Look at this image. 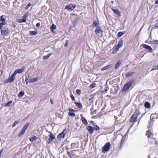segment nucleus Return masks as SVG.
I'll return each mask as SVG.
<instances>
[{
  "label": "nucleus",
  "instance_id": "obj_38",
  "mask_svg": "<svg viewBox=\"0 0 158 158\" xmlns=\"http://www.w3.org/2000/svg\"><path fill=\"white\" fill-rule=\"evenodd\" d=\"M96 84L95 83H93L91 84L89 86L90 89H92L95 87Z\"/></svg>",
  "mask_w": 158,
  "mask_h": 158
},
{
  "label": "nucleus",
  "instance_id": "obj_10",
  "mask_svg": "<svg viewBox=\"0 0 158 158\" xmlns=\"http://www.w3.org/2000/svg\"><path fill=\"white\" fill-rule=\"evenodd\" d=\"M65 130L66 129L64 130L61 133L58 135L57 138L58 139L60 140L61 139L64 138L66 134V133L65 132Z\"/></svg>",
  "mask_w": 158,
  "mask_h": 158
},
{
  "label": "nucleus",
  "instance_id": "obj_9",
  "mask_svg": "<svg viewBox=\"0 0 158 158\" xmlns=\"http://www.w3.org/2000/svg\"><path fill=\"white\" fill-rule=\"evenodd\" d=\"M141 46L143 48L147 49L148 51L150 52H152V49L151 47L148 45L143 44L141 45Z\"/></svg>",
  "mask_w": 158,
  "mask_h": 158
},
{
  "label": "nucleus",
  "instance_id": "obj_41",
  "mask_svg": "<svg viewBox=\"0 0 158 158\" xmlns=\"http://www.w3.org/2000/svg\"><path fill=\"white\" fill-rule=\"evenodd\" d=\"M70 97L71 98L73 101H75L74 97L73 96V95L72 93L70 94Z\"/></svg>",
  "mask_w": 158,
  "mask_h": 158
},
{
  "label": "nucleus",
  "instance_id": "obj_32",
  "mask_svg": "<svg viewBox=\"0 0 158 158\" xmlns=\"http://www.w3.org/2000/svg\"><path fill=\"white\" fill-rule=\"evenodd\" d=\"M93 127L94 130H95L96 131H98L100 130L99 127L98 125H95Z\"/></svg>",
  "mask_w": 158,
  "mask_h": 158
},
{
  "label": "nucleus",
  "instance_id": "obj_49",
  "mask_svg": "<svg viewBox=\"0 0 158 158\" xmlns=\"http://www.w3.org/2000/svg\"><path fill=\"white\" fill-rule=\"evenodd\" d=\"M68 43H69V42H68V40H66L65 41V42L64 44V46L66 47H67Z\"/></svg>",
  "mask_w": 158,
  "mask_h": 158
},
{
  "label": "nucleus",
  "instance_id": "obj_64",
  "mask_svg": "<svg viewBox=\"0 0 158 158\" xmlns=\"http://www.w3.org/2000/svg\"><path fill=\"white\" fill-rule=\"evenodd\" d=\"M155 67L156 68V70H158V65L155 66Z\"/></svg>",
  "mask_w": 158,
  "mask_h": 158
},
{
  "label": "nucleus",
  "instance_id": "obj_39",
  "mask_svg": "<svg viewBox=\"0 0 158 158\" xmlns=\"http://www.w3.org/2000/svg\"><path fill=\"white\" fill-rule=\"evenodd\" d=\"M31 4L30 3H29L26 6L25 8V9L26 10H27L29 7L31 6Z\"/></svg>",
  "mask_w": 158,
  "mask_h": 158
},
{
  "label": "nucleus",
  "instance_id": "obj_51",
  "mask_svg": "<svg viewBox=\"0 0 158 158\" xmlns=\"http://www.w3.org/2000/svg\"><path fill=\"white\" fill-rule=\"evenodd\" d=\"M25 81L26 84H27L28 83V82H29V81H28V79L27 77H26L25 78Z\"/></svg>",
  "mask_w": 158,
  "mask_h": 158
},
{
  "label": "nucleus",
  "instance_id": "obj_15",
  "mask_svg": "<svg viewBox=\"0 0 158 158\" xmlns=\"http://www.w3.org/2000/svg\"><path fill=\"white\" fill-rule=\"evenodd\" d=\"M24 69L25 67L24 66H23L21 69H16L15 70L17 73H22L24 71Z\"/></svg>",
  "mask_w": 158,
  "mask_h": 158
},
{
  "label": "nucleus",
  "instance_id": "obj_61",
  "mask_svg": "<svg viewBox=\"0 0 158 158\" xmlns=\"http://www.w3.org/2000/svg\"><path fill=\"white\" fill-rule=\"evenodd\" d=\"M155 4H158V0H156L155 2Z\"/></svg>",
  "mask_w": 158,
  "mask_h": 158
},
{
  "label": "nucleus",
  "instance_id": "obj_14",
  "mask_svg": "<svg viewBox=\"0 0 158 158\" xmlns=\"http://www.w3.org/2000/svg\"><path fill=\"white\" fill-rule=\"evenodd\" d=\"M146 135L147 136L149 140V138L151 137V136H152L151 131V130H149L147 131L146 133Z\"/></svg>",
  "mask_w": 158,
  "mask_h": 158
},
{
  "label": "nucleus",
  "instance_id": "obj_42",
  "mask_svg": "<svg viewBox=\"0 0 158 158\" xmlns=\"http://www.w3.org/2000/svg\"><path fill=\"white\" fill-rule=\"evenodd\" d=\"M12 103V101H10L9 102H7V103H6V105H5V106H10V104H11V103Z\"/></svg>",
  "mask_w": 158,
  "mask_h": 158
},
{
  "label": "nucleus",
  "instance_id": "obj_8",
  "mask_svg": "<svg viewBox=\"0 0 158 158\" xmlns=\"http://www.w3.org/2000/svg\"><path fill=\"white\" fill-rule=\"evenodd\" d=\"M15 78L12 76L9 77L8 78L6 79L4 81V82L5 83L7 84L9 83H12L13 82Z\"/></svg>",
  "mask_w": 158,
  "mask_h": 158
},
{
  "label": "nucleus",
  "instance_id": "obj_24",
  "mask_svg": "<svg viewBox=\"0 0 158 158\" xmlns=\"http://www.w3.org/2000/svg\"><path fill=\"white\" fill-rule=\"evenodd\" d=\"M6 17L5 15H2L0 17V21H5Z\"/></svg>",
  "mask_w": 158,
  "mask_h": 158
},
{
  "label": "nucleus",
  "instance_id": "obj_27",
  "mask_svg": "<svg viewBox=\"0 0 158 158\" xmlns=\"http://www.w3.org/2000/svg\"><path fill=\"white\" fill-rule=\"evenodd\" d=\"M125 32L124 31H119L117 34V37H120L125 34Z\"/></svg>",
  "mask_w": 158,
  "mask_h": 158
},
{
  "label": "nucleus",
  "instance_id": "obj_4",
  "mask_svg": "<svg viewBox=\"0 0 158 158\" xmlns=\"http://www.w3.org/2000/svg\"><path fill=\"white\" fill-rule=\"evenodd\" d=\"M139 114V111L136 110L135 113L132 115L130 119V121L131 122H133L136 119L138 114Z\"/></svg>",
  "mask_w": 158,
  "mask_h": 158
},
{
  "label": "nucleus",
  "instance_id": "obj_30",
  "mask_svg": "<svg viewBox=\"0 0 158 158\" xmlns=\"http://www.w3.org/2000/svg\"><path fill=\"white\" fill-rule=\"evenodd\" d=\"M37 139V137L36 136H33L31 138H29V140L31 142L33 141L34 140H36Z\"/></svg>",
  "mask_w": 158,
  "mask_h": 158
},
{
  "label": "nucleus",
  "instance_id": "obj_23",
  "mask_svg": "<svg viewBox=\"0 0 158 158\" xmlns=\"http://www.w3.org/2000/svg\"><path fill=\"white\" fill-rule=\"evenodd\" d=\"M144 106H145V107L147 108H149L150 107V106H151V105H150V103L148 102H146L144 103Z\"/></svg>",
  "mask_w": 158,
  "mask_h": 158
},
{
  "label": "nucleus",
  "instance_id": "obj_47",
  "mask_svg": "<svg viewBox=\"0 0 158 158\" xmlns=\"http://www.w3.org/2000/svg\"><path fill=\"white\" fill-rule=\"evenodd\" d=\"M67 153L69 157L70 158H72V156L71 154L68 151H67Z\"/></svg>",
  "mask_w": 158,
  "mask_h": 158
},
{
  "label": "nucleus",
  "instance_id": "obj_7",
  "mask_svg": "<svg viewBox=\"0 0 158 158\" xmlns=\"http://www.w3.org/2000/svg\"><path fill=\"white\" fill-rule=\"evenodd\" d=\"M9 32V30L7 28H3L1 31V33L3 36L7 35Z\"/></svg>",
  "mask_w": 158,
  "mask_h": 158
},
{
  "label": "nucleus",
  "instance_id": "obj_52",
  "mask_svg": "<svg viewBox=\"0 0 158 158\" xmlns=\"http://www.w3.org/2000/svg\"><path fill=\"white\" fill-rule=\"evenodd\" d=\"M123 143H124V142L121 141V143H120V145L119 146V149H121L122 148Z\"/></svg>",
  "mask_w": 158,
  "mask_h": 158
},
{
  "label": "nucleus",
  "instance_id": "obj_54",
  "mask_svg": "<svg viewBox=\"0 0 158 158\" xmlns=\"http://www.w3.org/2000/svg\"><path fill=\"white\" fill-rule=\"evenodd\" d=\"M154 26L158 28V21L155 23Z\"/></svg>",
  "mask_w": 158,
  "mask_h": 158
},
{
  "label": "nucleus",
  "instance_id": "obj_13",
  "mask_svg": "<svg viewBox=\"0 0 158 158\" xmlns=\"http://www.w3.org/2000/svg\"><path fill=\"white\" fill-rule=\"evenodd\" d=\"M69 112L68 113V115L69 116L72 117H74L75 116V114L73 112V111H75V110L69 108Z\"/></svg>",
  "mask_w": 158,
  "mask_h": 158
},
{
  "label": "nucleus",
  "instance_id": "obj_34",
  "mask_svg": "<svg viewBox=\"0 0 158 158\" xmlns=\"http://www.w3.org/2000/svg\"><path fill=\"white\" fill-rule=\"evenodd\" d=\"M155 141V139L152 137L149 138V140L148 139V141L150 144H152L154 143Z\"/></svg>",
  "mask_w": 158,
  "mask_h": 158
},
{
  "label": "nucleus",
  "instance_id": "obj_16",
  "mask_svg": "<svg viewBox=\"0 0 158 158\" xmlns=\"http://www.w3.org/2000/svg\"><path fill=\"white\" fill-rule=\"evenodd\" d=\"M112 10L114 13L117 14L118 16L120 15L121 13L118 10L112 9Z\"/></svg>",
  "mask_w": 158,
  "mask_h": 158
},
{
  "label": "nucleus",
  "instance_id": "obj_60",
  "mask_svg": "<svg viewBox=\"0 0 158 158\" xmlns=\"http://www.w3.org/2000/svg\"><path fill=\"white\" fill-rule=\"evenodd\" d=\"M50 102L52 104H53V101L52 100V99H50Z\"/></svg>",
  "mask_w": 158,
  "mask_h": 158
},
{
  "label": "nucleus",
  "instance_id": "obj_28",
  "mask_svg": "<svg viewBox=\"0 0 158 158\" xmlns=\"http://www.w3.org/2000/svg\"><path fill=\"white\" fill-rule=\"evenodd\" d=\"M37 81L38 78L37 77H35L30 80L29 81V82L33 83L35 82V81Z\"/></svg>",
  "mask_w": 158,
  "mask_h": 158
},
{
  "label": "nucleus",
  "instance_id": "obj_58",
  "mask_svg": "<svg viewBox=\"0 0 158 158\" xmlns=\"http://www.w3.org/2000/svg\"><path fill=\"white\" fill-rule=\"evenodd\" d=\"M40 24L39 23H37L36 24V26L37 27H39L40 26Z\"/></svg>",
  "mask_w": 158,
  "mask_h": 158
},
{
  "label": "nucleus",
  "instance_id": "obj_22",
  "mask_svg": "<svg viewBox=\"0 0 158 158\" xmlns=\"http://www.w3.org/2000/svg\"><path fill=\"white\" fill-rule=\"evenodd\" d=\"M134 72H127L126 74V77H128L132 76L134 73Z\"/></svg>",
  "mask_w": 158,
  "mask_h": 158
},
{
  "label": "nucleus",
  "instance_id": "obj_45",
  "mask_svg": "<svg viewBox=\"0 0 158 158\" xmlns=\"http://www.w3.org/2000/svg\"><path fill=\"white\" fill-rule=\"evenodd\" d=\"M27 17L26 16H25V15H23V22H25L26 21V18Z\"/></svg>",
  "mask_w": 158,
  "mask_h": 158
},
{
  "label": "nucleus",
  "instance_id": "obj_1",
  "mask_svg": "<svg viewBox=\"0 0 158 158\" xmlns=\"http://www.w3.org/2000/svg\"><path fill=\"white\" fill-rule=\"evenodd\" d=\"M133 82V80H131L125 84L123 86V88L122 90V91L123 92L127 90L131 86Z\"/></svg>",
  "mask_w": 158,
  "mask_h": 158
},
{
  "label": "nucleus",
  "instance_id": "obj_62",
  "mask_svg": "<svg viewBox=\"0 0 158 158\" xmlns=\"http://www.w3.org/2000/svg\"><path fill=\"white\" fill-rule=\"evenodd\" d=\"M24 15H25V16L27 17L28 16V13L27 12L25 13V14H24Z\"/></svg>",
  "mask_w": 158,
  "mask_h": 158
},
{
  "label": "nucleus",
  "instance_id": "obj_18",
  "mask_svg": "<svg viewBox=\"0 0 158 158\" xmlns=\"http://www.w3.org/2000/svg\"><path fill=\"white\" fill-rule=\"evenodd\" d=\"M52 55V53H50L48 54L46 56H43V59L44 60H46L48 59Z\"/></svg>",
  "mask_w": 158,
  "mask_h": 158
},
{
  "label": "nucleus",
  "instance_id": "obj_36",
  "mask_svg": "<svg viewBox=\"0 0 158 158\" xmlns=\"http://www.w3.org/2000/svg\"><path fill=\"white\" fill-rule=\"evenodd\" d=\"M127 135L126 134H125L124 136H123L122 137V139H121V141L122 142H124L125 141V139H126V136Z\"/></svg>",
  "mask_w": 158,
  "mask_h": 158
},
{
  "label": "nucleus",
  "instance_id": "obj_6",
  "mask_svg": "<svg viewBox=\"0 0 158 158\" xmlns=\"http://www.w3.org/2000/svg\"><path fill=\"white\" fill-rule=\"evenodd\" d=\"M76 7V6L75 4H70L68 5H66L65 6L64 9L67 10H73Z\"/></svg>",
  "mask_w": 158,
  "mask_h": 158
},
{
  "label": "nucleus",
  "instance_id": "obj_11",
  "mask_svg": "<svg viewBox=\"0 0 158 158\" xmlns=\"http://www.w3.org/2000/svg\"><path fill=\"white\" fill-rule=\"evenodd\" d=\"M49 136V137L48 141V144L50 143L55 138V136L52 133H51Z\"/></svg>",
  "mask_w": 158,
  "mask_h": 158
},
{
  "label": "nucleus",
  "instance_id": "obj_19",
  "mask_svg": "<svg viewBox=\"0 0 158 158\" xmlns=\"http://www.w3.org/2000/svg\"><path fill=\"white\" fill-rule=\"evenodd\" d=\"M121 63V62L120 60H119L116 62L115 65V69H117L119 67Z\"/></svg>",
  "mask_w": 158,
  "mask_h": 158
},
{
  "label": "nucleus",
  "instance_id": "obj_59",
  "mask_svg": "<svg viewBox=\"0 0 158 158\" xmlns=\"http://www.w3.org/2000/svg\"><path fill=\"white\" fill-rule=\"evenodd\" d=\"M12 26L14 28H15L16 27V25L14 24V23H12Z\"/></svg>",
  "mask_w": 158,
  "mask_h": 158
},
{
  "label": "nucleus",
  "instance_id": "obj_63",
  "mask_svg": "<svg viewBox=\"0 0 158 158\" xmlns=\"http://www.w3.org/2000/svg\"><path fill=\"white\" fill-rule=\"evenodd\" d=\"M24 15H25V16L27 17L28 16V13L27 12L25 13V14H24Z\"/></svg>",
  "mask_w": 158,
  "mask_h": 158
},
{
  "label": "nucleus",
  "instance_id": "obj_48",
  "mask_svg": "<svg viewBox=\"0 0 158 158\" xmlns=\"http://www.w3.org/2000/svg\"><path fill=\"white\" fill-rule=\"evenodd\" d=\"M17 74L15 70V71L14 73L11 75V76L14 77L15 78V76Z\"/></svg>",
  "mask_w": 158,
  "mask_h": 158
},
{
  "label": "nucleus",
  "instance_id": "obj_56",
  "mask_svg": "<svg viewBox=\"0 0 158 158\" xmlns=\"http://www.w3.org/2000/svg\"><path fill=\"white\" fill-rule=\"evenodd\" d=\"M18 22L19 23H24L23 21V19H18Z\"/></svg>",
  "mask_w": 158,
  "mask_h": 158
},
{
  "label": "nucleus",
  "instance_id": "obj_25",
  "mask_svg": "<svg viewBox=\"0 0 158 158\" xmlns=\"http://www.w3.org/2000/svg\"><path fill=\"white\" fill-rule=\"evenodd\" d=\"M30 123H26L23 126V129L26 131L27 129L28 128L29 126Z\"/></svg>",
  "mask_w": 158,
  "mask_h": 158
},
{
  "label": "nucleus",
  "instance_id": "obj_40",
  "mask_svg": "<svg viewBox=\"0 0 158 158\" xmlns=\"http://www.w3.org/2000/svg\"><path fill=\"white\" fill-rule=\"evenodd\" d=\"M93 98H91L89 99V105H91L92 103H93Z\"/></svg>",
  "mask_w": 158,
  "mask_h": 158
},
{
  "label": "nucleus",
  "instance_id": "obj_37",
  "mask_svg": "<svg viewBox=\"0 0 158 158\" xmlns=\"http://www.w3.org/2000/svg\"><path fill=\"white\" fill-rule=\"evenodd\" d=\"M19 121H15L12 125V127H14L18 123Z\"/></svg>",
  "mask_w": 158,
  "mask_h": 158
},
{
  "label": "nucleus",
  "instance_id": "obj_20",
  "mask_svg": "<svg viewBox=\"0 0 158 158\" xmlns=\"http://www.w3.org/2000/svg\"><path fill=\"white\" fill-rule=\"evenodd\" d=\"M56 28V26L54 24H52L50 27L51 31L52 32V33H53L54 32V30Z\"/></svg>",
  "mask_w": 158,
  "mask_h": 158
},
{
  "label": "nucleus",
  "instance_id": "obj_43",
  "mask_svg": "<svg viewBox=\"0 0 158 158\" xmlns=\"http://www.w3.org/2000/svg\"><path fill=\"white\" fill-rule=\"evenodd\" d=\"M109 89V88L108 85H107V84L106 83V87L105 88V91L106 92Z\"/></svg>",
  "mask_w": 158,
  "mask_h": 158
},
{
  "label": "nucleus",
  "instance_id": "obj_29",
  "mask_svg": "<svg viewBox=\"0 0 158 158\" xmlns=\"http://www.w3.org/2000/svg\"><path fill=\"white\" fill-rule=\"evenodd\" d=\"M29 33L31 35H35L37 34V32L36 31H30Z\"/></svg>",
  "mask_w": 158,
  "mask_h": 158
},
{
  "label": "nucleus",
  "instance_id": "obj_46",
  "mask_svg": "<svg viewBox=\"0 0 158 158\" xmlns=\"http://www.w3.org/2000/svg\"><path fill=\"white\" fill-rule=\"evenodd\" d=\"M76 93L79 95H80L81 94V91L79 89L76 90Z\"/></svg>",
  "mask_w": 158,
  "mask_h": 158
},
{
  "label": "nucleus",
  "instance_id": "obj_50",
  "mask_svg": "<svg viewBox=\"0 0 158 158\" xmlns=\"http://www.w3.org/2000/svg\"><path fill=\"white\" fill-rule=\"evenodd\" d=\"M153 43L155 44H158V40H156L153 41Z\"/></svg>",
  "mask_w": 158,
  "mask_h": 158
},
{
  "label": "nucleus",
  "instance_id": "obj_5",
  "mask_svg": "<svg viewBox=\"0 0 158 158\" xmlns=\"http://www.w3.org/2000/svg\"><path fill=\"white\" fill-rule=\"evenodd\" d=\"M95 32L96 34H98L99 36H102V35L103 31L101 29V27H97L95 31Z\"/></svg>",
  "mask_w": 158,
  "mask_h": 158
},
{
  "label": "nucleus",
  "instance_id": "obj_57",
  "mask_svg": "<svg viewBox=\"0 0 158 158\" xmlns=\"http://www.w3.org/2000/svg\"><path fill=\"white\" fill-rule=\"evenodd\" d=\"M156 70V68L155 67V66H154L152 68V69L151 70V71H152Z\"/></svg>",
  "mask_w": 158,
  "mask_h": 158
},
{
  "label": "nucleus",
  "instance_id": "obj_26",
  "mask_svg": "<svg viewBox=\"0 0 158 158\" xmlns=\"http://www.w3.org/2000/svg\"><path fill=\"white\" fill-rule=\"evenodd\" d=\"M24 93V91H21L19 93L18 96L19 98H21L23 96Z\"/></svg>",
  "mask_w": 158,
  "mask_h": 158
},
{
  "label": "nucleus",
  "instance_id": "obj_53",
  "mask_svg": "<svg viewBox=\"0 0 158 158\" xmlns=\"http://www.w3.org/2000/svg\"><path fill=\"white\" fill-rule=\"evenodd\" d=\"M2 22H1L0 23L2 25H5L6 23V22L5 21H1Z\"/></svg>",
  "mask_w": 158,
  "mask_h": 158
},
{
  "label": "nucleus",
  "instance_id": "obj_31",
  "mask_svg": "<svg viewBox=\"0 0 158 158\" xmlns=\"http://www.w3.org/2000/svg\"><path fill=\"white\" fill-rule=\"evenodd\" d=\"M26 131L24 130L22 128L21 131V132L19 133V135H18V137H20L22 136L25 133Z\"/></svg>",
  "mask_w": 158,
  "mask_h": 158
},
{
  "label": "nucleus",
  "instance_id": "obj_2",
  "mask_svg": "<svg viewBox=\"0 0 158 158\" xmlns=\"http://www.w3.org/2000/svg\"><path fill=\"white\" fill-rule=\"evenodd\" d=\"M123 44V40H120L119 41L118 44L116 46L114 50L113 49V53H116L119 50V48L122 46Z\"/></svg>",
  "mask_w": 158,
  "mask_h": 158
},
{
  "label": "nucleus",
  "instance_id": "obj_21",
  "mask_svg": "<svg viewBox=\"0 0 158 158\" xmlns=\"http://www.w3.org/2000/svg\"><path fill=\"white\" fill-rule=\"evenodd\" d=\"M74 103L76 105V106H77L79 109H81L82 107V105L79 102H74Z\"/></svg>",
  "mask_w": 158,
  "mask_h": 158
},
{
  "label": "nucleus",
  "instance_id": "obj_44",
  "mask_svg": "<svg viewBox=\"0 0 158 158\" xmlns=\"http://www.w3.org/2000/svg\"><path fill=\"white\" fill-rule=\"evenodd\" d=\"M27 17L26 16H25V15H23V22H25L26 21V18Z\"/></svg>",
  "mask_w": 158,
  "mask_h": 158
},
{
  "label": "nucleus",
  "instance_id": "obj_55",
  "mask_svg": "<svg viewBox=\"0 0 158 158\" xmlns=\"http://www.w3.org/2000/svg\"><path fill=\"white\" fill-rule=\"evenodd\" d=\"M96 113V110H94L92 111L91 112V113L92 114H95Z\"/></svg>",
  "mask_w": 158,
  "mask_h": 158
},
{
  "label": "nucleus",
  "instance_id": "obj_12",
  "mask_svg": "<svg viewBox=\"0 0 158 158\" xmlns=\"http://www.w3.org/2000/svg\"><path fill=\"white\" fill-rule=\"evenodd\" d=\"M86 129L90 134H92L94 131V127L90 126H88L86 127Z\"/></svg>",
  "mask_w": 158,
  "mask_h": 158
},
{
  "label": "nucleus",
  "instance_id": "obj_17",
  "mask_svg": "<svg viewBox=\"0 0 158 158\" xmlns=\"http://www.w3.org/2000/svg\"><path fill=\"white\" fill-rule=\"evenodd\" d=\"M81 119L82 120V122L85 125H87L88 124V123L87 122V120L86 119L83 117L82 116L81 117Z\"/></svg>",
  "mask_w": 158,
  "mask_h": 158
},
{
  "label": "nucleus",
  "instance_id": "obj_33",
  "mask_svg": "<svg viewBox=\"0 0 158 158\" xmlns=\"http://www.w3.org/2000/svg\"><path fill=\"white\" fill-rule=\"evenodd\" d=\"M110 65L106 66L101 69V70L103 71L107 69L110 68Z\"/></svg>",
  "mask_w": 158,
  "mask_h": 158
},
{
  "label": "nucleus",
  "instance_id": "obj_35",
  "mask_svg": "<svg viewBox=\"0 0 158 158\" xmlns=\"http://www.w3.org/2000/svg\"><path fill=\"white\" fill-rule=\"evenodd\" d=\"M99 24V23H97L95 20L94 21L93 23V27H94L97 26Z\"/></svg>",
  "mask_w": 158,
  "mask_h": 158
},
{
  "label": "nucleus",
  "instance_id": "obj_3",
  "mask_svg": "<svg viewBox=\"0 0 158 158\" xmlns=\"http://www.w3.org/2000/svg\"><path fill=\"white\" fill-rule=\"evenodd\" d=\"M110 144L109 142L106 143L105 145L102 147V152L105 153L107 152L110 149Z\"/></svg>",
  "mask_w": 158,
  "mask_h": 158
}]
</instances>
